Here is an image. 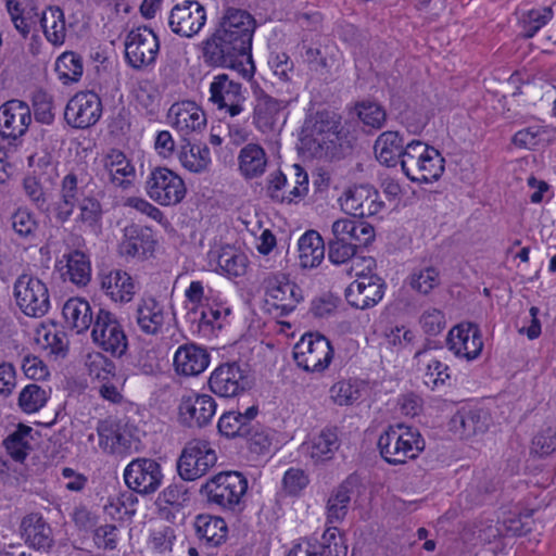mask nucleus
<instances>
[{
    "instance_id": "1",
    "label": "nucleus",
    "mask_w": 556,
    "mask_h": 556,
    "mask_svg": "<svg viewBox=\"0 0 556 556\" xmlns=\"http://www.w3.org/2000/svg\"><path fill=\"white\" fill-rule=\"evenodd\" d=\"M255 26V20L248 11L226 9L214 33L202 42L205 62L214 66L236 67L245 60L248 66L241 70V74L247 79L252 78L255 68L251 49Z\"/></svg>"
},
{
    "instance_id": "2",
    "label": "nucleus",
    "mask_w": 556,
    "mask_h": 556,
    "mask_svg": "<svg viewBox=\"0 0 556 556\" xmlns=\"http://www.w3.org/2000/svg\"><path fill=\"white\" fill-rule=\"evenodd\" d=\"M378 447L387 463L400 465L416 458L425 448V441L416 429L396 424L380 434Z\"/></svg>"
},
{
    "instance_id": "3",
    "label": "nucleus",
    "mask_w": 556,
    "mask_h": 556,
    "mask_svg": "<svg viewBox=\"0 0 556 556\" xmlns=\"http://www.w3.org/2000/svg\"><path fill=\"white\" fill-rule=\"evenodd\" d=\"M247 491L248 479L239 471L218 472L201 486L208 503L229 511L239 509Z\"/></svg>"
},
{
    "instance_id": "4",
    "label": "nucleus",
    "mask_w": 556,
    "mask_h": 556,
    "mask_svg": "<svg viewBox=\"0 0 556 556\" xmlns=\"http://www.w3.org/2000/svg\"><path fill=\"white\" fill-rule=\"evenodd\" d=\"M143 189L152 201L162 206L179 204L187 193L184 179L174 170L163 166L149 170Z\"/></svg>"
},
{
    "instance_id": "5",
    "label": "nucleus",
    "mask_w": 556,
    "mask_h": 556,
    "mask_svg": "<svg viewBox=\"0 0 556 556\" xmlns=\"http://www.w3.org/2000/svg\"><path fill=\"white\" fill-rule=\"evenodd\" d=\"M92 342L113 357H122L128 350V338L118 317L109 309L99 308L91 327Z\"/></svg>"
},
{
    "instance_id": "6",
    "label": "nucleus",
    "mask_w": 556,
    "mask_h": 556,
    "mask_svg": "<svg viewBox=\"0 0 556 556\" xmlns=\"http://www.w3.org/2000/svg\"><path fill=\"white\" fill-rule=\"evenodd\" d=\"M13 294L18 308L29 317L45 316L51 306L47 285L39 278L23 274L17 277L13 287Z\"/></svg>"
},
{
    "instance_id": "7",
    "label": "nucleus",
    "mask_w": 556,
    "mask_h": 556,
    "mask_svg": "<svg viewBox=\"0 0 556 556\" xmlns=\"http://www.w3.org/2000/svg\"><path fill=\"white\" fill-rule=\"evenodd\" d=\"M217 462L214 445L205 439H192L186 443L177 470L185 481H194L203 477Z\"/></svg>"
},
{
    "instance_id": "8",
    "label": "nucleus",
    "mask_w": 556,
    "mask_h": 556,
    "mask_svg": "<svg viewBox=\"0 0 556 556\" xmlns=\"http://www.w3.org/2000/svg\"><path fill=\"white\" fill-rule=\"evenodd\" d=\"M266 191L276 203L296 204L308 192V175L299 164L292 165L290 177L276 170L269 175Z\"/></svg>"
},
{
    "instance_id": "9",
    "label": "nucleus",
    "mask_w": 556,
    "mask_h": 556,
    "mask_svg": "<svg viewBox=\"0 0 556 556\" xmlns=\"http://www.w3.org/2000/svg\"><path fill=\"white\" fill-rule=\"evenodd\" d=\"M293 357L299 367L307 372H323L333 357L329 340L319 333L308 332L302 336L293 348Z\"/></svg>"
},
{
    "instance_id": "10",
    "label": "nucleus",
    "mask_w": 556,
    "mask_h": 556,
    "mask_svg": "<svg viewBox=\"0 0 556 556\" xmlns=\"http://www.w3.org/2000/svg\"><path fill=\"white\" fill-rule=\"evenodd\" d=\"M124 46L126 62L135 70L154 65L160 53V39L153 29L147 26L131 29L126 35Z\"/></svg>"
},
{
    "instance_id": "11",
    "label": "nucleus",
    "mask_w": 556,
    "mask_h": 556,
    "mask_svg": "<svg viewBox=\"0 0 556 556\" xmlns=\"http://www.w3.org/2000/svg\"><path fill=\"white\" fill-rule=\"evenodd\" d=\"M208 101L220 112L236 117L244 111L247 91L243 86L227 74H218L210 84Z\"/></svg>"
},
{
    "instance_id": "12",
    "label": "nucleus",
    "mask_w": 556,
    "mask_h": 556,
    "mask_svg": "<svg viewBox=\"0 0 556 556\" xmlns=\"http://www.w3.org/2000/svg\"><path fill=\"white\" fill-rule=\"evenodd\" d=\"M161 465L152 458H136L124 470V480L129 489L139 494L154 493L162 484Z\"/></svg>"
},
{
    "instance_id": "13",
    "label": "nucleus",
    "mask_w": 556,
    "mask_h": 556,
    "mask_svg": "<svg viewBox=\"0 0 556 556\" xmlns=\"http://www.w3.org/2000/svg\"><path fill=\"white\" fill-rule=\"evenodd\" d=\"M339 202L343 212L359 218L376 216L386 207L378 190L367 185L349 188Z\"/></svg>"
},
{
    "instance_id": "14",
    "label": "nucleus",
    "mask_w": 556,
    "mask_h": 556,
    "mask_svg": "<svg viewBox=\"0 0 556 556\" xmlns=\"http://www.w3.org/2000/svg\"><path fill=\"white\" fill-rule=\"evenodd\" d=\"M206 23V10L199 1L184 0L173 7L168 15L170 30L185 38H192Z\"/></svg>"
},
{
    "instance_id": "15",
    "label": "nucleus",
    "mask_w": 556,
    "mask_h": 556,
    "mask_svg": "<svg viewBox=\"0 0 556 556\" xmlns=\"http://www.w3.org/2000/svg\"><path fill=\"white\" fill-rule=\"evenodd\" d=\"M99 164L98 175L101 180L122 190H128L134 186L136 168L123 151L111 149L101 157Z\"/></svg>"
},
{
    "instance_id": "16",
    "label": "nucleus",
    "mask_w": 556,
    "mask_h": 556,
    "mask_svg": "<svg viewBox=\"0 0 556 556\" xmlns=\"http://www.w3.org/2000/svg\"><path fill=\"white\" fill-rule=\"evenodd\" d=\"M102 115V102L93 91L76 93L67 102L64 117L74 128L85 129L94 125Z\"/></svg>"
},
{
    "instance_id": "17",
    "label": "nucleus",
    "mask_w": 556,
    "mask_h": 556,
    "mask_svg": "<svg viewBox=\"0 0 556 556\" xmlns=\"http://www.w3.org/2000/svg\"><path fill=\"white\" fill-rule=\"evenodd\" d=\"M245 371L237 362L223 363L210 375V390L219 397H235L245 391Z\"/></svg>"
},
{
    "instance_id": "18",
    "label": "nucleus",
    "mask_w": 556,
    "mask_h": 556,
    "mask_svg": "<svg viewBox=\"0 0 556 556\" xmlns=\"http://www.w3.org/2000/svg\"><path fill=\"white\" fill-rule=\"evenodd\" d=\"M446 345L456 357L476 359L483 349L479 326L473 323H462L453 327L447 334Z\"/></svg>"
},
{
    "instance_id": "19",
    "label": "nucleus",
    "mask_w": 556,
    "mask_h": 556,
    "mask_svg": "<svg viewBox=\"0 0 556 556\" xmlns=\"http://www.w3.org/2000/svg\"><path fill=\"white\" fill-rule=\"evenodd\" d=\"M168 124L182 137L201 132L206 126V115L193 101H180L170 105Z\"/></svg>"
},
{
    "instance_id": "20",
    "label": "nucleus",
    "mask_w": 556,
    "mask_h": 556,
    "mask_svg": "<svg viewBox=\"0 0 556 556\" xmlns=\"http://www.w3.org/2000/svg\"><path fill=\"white\" fill-rule=\"evenodd\" d=\"M256 414L257 409L255 407H249L244 414L227 412L223 414L218 420V431L226 438H248L255 444L266 447L269 445L267 438L257 432L253 434L254 427L252 421Z\"/></svg>"
},
{
    "instance_id": "21",
    "label": "nucleus",
    "mask_w": 556,
    "mask_h": 556,
    "mask_svg": "<svg viewBox=\"0 0 556 556\" xmlns=\"http://www.w3.org/2000/svg\"><path fill=\"white\" fill-rule=\"evenodd\" d=\"M99 288L113 303L125 305L130 303L138 292L135 279L125 270L111 269L98 274Z\"/></svg>"
},
{
    "instance_id": "22",
    "label": "nucleus",
    "mask_w": 556,
    "mask_h": 556,
    "mask_svg": "<svg viewBox=\"0 0 556 556\" xmlns=\"http://www.w3.org/2000/svg\"><path fill=\"white\" fill-rule=\"evenodd\" d=\"M217 404L210 394L190 391L181 396L178 409L181 420L190 427H204L216 414Z\"/></svg>"
},
{
    "instance_id": "23",
    "label": "nucleus",
    "mask_w": 556,
    "mask_h": 556,
    "mask_svg": "<svg viewBox=\"0 0 556 556\" xmlns=\"http://www.w3.org/2000/svg\"><path fill=\"white\" fill-rule=\"evenodd\" d=\"M267 302L281 311L282 315L291 313L303 299L302 290L291 282L285 274H273L265 279Z\"/></svg>"
},
{
    "instance_id": "24",
    "label": "nucleus",
    "mask_w": 556,
    "mask_h": 556,
    "mask_svg": "<svg viewBox=\"0 0 556 556\" xmlns=\"http://www.w3.org/2000/svg\"><path fill=\"white\" fill-rule=\"evenodd\" d=\"M349 285L345 299L355 308L366 309L378 304L384 294L386 285L377 275H358Z\"/></svg>"
},
{
    "instance_id": "25",
    "label": "nucleus",
    "mask_w": 556,
    "mask_h": 556,
    "mask_svg": "<svg viewBox=\"0 0 556 556\" xmlns=\"http://www.w3.org/2000/svg\"><path fill=\"white\" fill-rule=\"evenodd\" d=\"M84 198V187L79 185L76 174H66L60 182L58 199L51 204V212L56 223L71 220L77 204Z\"/></svg>"
},
{
    "instance_id": "26",
    "label": "nucleus",
    "mask_w": 556,
    "mask_h": 556,
    "mask_svg": "<svg viewBox=\"0 0 556 556\" xmlns=\"http://www.w3.org/2000/svg\"><path fill=\"white\" fill-rule=\"evenodd\" d=\"M31 123V112L27 103L10 100L0 106V136L15 140L24 136Z\"/></svg>"
},
{
    "instance_id": "27",
    "label": "nucleus",
    "mask_w": 556,
    "mask_h": 556,
    "mask_svg": "<svg viewBox=\"0 0 556 556\" xmlns=\"http://www.w3.org/2000/svg\"><path fill=\"white\" fill-rule=\"evenodd\" d=\"M134 319L139 331L146 336H159L163 332L167 313L164 304L154 296H142L136 304Z\"/></svg>"
},
{
    "instance_id": "28",
    "label": "nucleus",
    "mask_w": 556,
    "mask_h": 556,
    "mask_svg": "<svg viewBox=\"0 0 556 556\" xmlns=\"http://www.w3.org/2000/svg\"><path fill=\"white\" fill-rule=\"evenodd\" d=\"M490 425L489 410L479 406L462 408L451 419V428L465 439L484 433Z\"/></svg>"
},
{
    "instance_id": "29",
    "label": "nucleus",
    "mask_w": 556,
    "mask_h": 556,
    "mask_svg": "<svg viewBox=\"0 0 556 556\" xmlns=\"http://www.w3.org/2000/svg\"><path fill=\"white\" fill-rule=\"evenodd\" d=\"M210 364V354L195 344L180 345L174 355L175 371L185 377H193L203 372Z\"/></svg>"
},
{
    "instance_id": "30",
    "label": "nucleus",
    "mask_w": 556,
    "mask_h": 556,
    "mask_svg": "<svg viewBox=\"0 0 556 556\" xmlns=\"http://www.w3.org/2000/svg\"><path fill=\"white\" fill-rule=\"evenodd\" d=\"M208 264L225 276L241 277L247 273L249 260L243 252L227 245L210 251Z\"/></svg>"
},
{
    "instance_id": "31",
    "label": "nucleus",
    "mask_w": 556,
    "mask_h": 556,
    "mask_svg": "<svg viewBox=\"0 0 556 556\" xmlns=\"http://www.w3.org/2000/svg\"><path fill=\"white\" fill-rule=\"evenodd\" d=\"M332 239L341 242L355 243V247H367L375 239V229L365 222L340 218L332 223Z\"/></svg>"
},
{
    "instance_id": "32",
    "label": "nucleus",
    "mask_w": 556,
    "mask_h": 556,
    "mask_svg": "<svg viewBox=\"0 0 556 556\" xmlns=\"http://www.w3.org/2000/svg\"><path fill=\"white\" fill-rule=\"evenodd\" d=\"M155 240L148 229L138 226H128L124 229V236L118 244V252L125 257H147L154 251Z\"/></svg>"
},
{
    "instance_id": "33",
    "label": "nucleus",
    "mask_w": 556,
    "mask_h": 556,
    "mask_svg": "<svg viewBox=\"0 0 556 556\" xmlns=\"http://www.w3.org/2000/svg\"><path fill=\"white\" fill-rule=\"evenodd\" d=\"M289 100L275 99L264 91L256 94L253 112V122L263 132L271 130L278 122L279 115L289 104Z\"/></svg>"
},
{
    "instance_id": "34",
    "label": "nucleus",
    "mask_w": 556,
    "mask_h": 556,
    "mask_svg": "<svg viewBox=\"0 0 556 556\" xmlns=\"http://www.w3.org/2000/svg\"><path fill=\"white\" fill-rule=\"evenodd\" d=\"M238 170L245 180L260 178L266 172L268 156L257 143H248L238 153Z\"/></svg>"
},
{
    "instance_id": "35",
    "label": "nucleus",
    "mask_w": 556,
    "mask_h": 556,
    "mask_svg": "<svg viewBox=\"0 0 556 556\" xmlns=\"http://www.w3.org/2000/svg\"><path fill=\"white\" fill-rule=\"evenodd\" d=\"M340 446L337 430L326 428L302 445L304 454L314 464L330 460Z\"/></svg>"
},
{
    "instance_id": "36",
    "label": "nucleus",
    "mask_w": 556,
    "mask_h": 556,
    "mask_svg": "<svg viewBox=\"0 0 556 556\" xmlns=\"http://www.w3.org/2000/svg\"><path fill=\"white\" fill-rule=\"evenodd\" d=\"M67 327L77 333H84L92 327L94 315L89 302L83 298L68 299L62 308Z\"/></svg>"
},
{
    "instance_id": "37",
    "label": "nucleus",
    "mask_w": 556,
    "mask_h": 556,
    "mask_svg": "<svg viewBox=\"0 0 556 556\" xmlns=\"http://www.w3.org/2000/svg\"><path fill=\"white\" fill-rule=\"evenodd\" d=\"M20 530L25 542L34 548L46 549L52 545L51 528L39 514L25 516Z\"/></svg>"
},
{
    "instance_id": "38",
    "label": "nucleus",
    "mask_w": 556,
    "mask_h": 556,
    "mask_svg": "<svg viewBox=\"0 0 556 556\" xmlns=\"http://www.w3.org/2000/svg\"><path fill=\"white\" fill-rule=\"evenodd\" d=\"M303 50V62L307 68L321 77L329 76L332 70L340 65V59L333 48L320 49L304 45Z\"/></svg>"
},
{
    "instance_id": "39",
    "label": "nucleus",
    "mask_w": 556,
    "mask_h": 556,
    "mask_svg": "<svg viewBox=\"0 0 556 556\" xmlns=\"http://www.w3.org/2000/svg\"><path fill=\"white\" fill-rule=\"evenodd\" d=\"M299 265L302 268H315L325 257V244L321 236L315 230L302 235L298 242Z\"/></svg>"
},
{
    "instance_id": "40",
    "label": "nucleus",
    "mask_w": 556,
    "mask_h": 556,
    "mask_svg": "<svg viewBox=\"0 0 556 556\" xmlns=\"http://www.w3.org/2000/svg\"><path fill=\"white\" fill-rule=\"evenodd\" d=\"M352 493V482L349 480L343 481L331 491L326 503L327 523L338 525L345 519L349 513Z\"/></svg>"
},
{
    "instance_id": "41",
    "label": "nucleus",
    "mask_w": 556,
    "mask_h": 556,
    "mask_svg": "<svg viewBox=\"0 0 556 556\" xmlns=\"http://www.w3.org/2000/svg\"><path fill=\"white\" fill-rule=\"evenodd\" d=\"M65 265L60 267L61 275L64 280L83 287L86 286L91 278V266L88 256L81 251L75 250L68 254H64Z\"/></svg>"
},
{
    "instance_id": "42",
    "label": "nucleus",
    "mask_w": 556,
    "mask_h": 556,
    "mask_svg": "<svg viewBox=\"0 0 556 556\" xmlns=\"http://www.w3.org/2000/svg\"><path fill=\"white\" fill-rule=\"evenodd\" d=\"M40 16V26L46 39L53 46H61L66 37V23L64 12L59 7H48Z\"/></svg>"
},
{
    "instance_id": "43",
    "label": "nucleus",
    "mask_w": 556,
    "mask_h": 556,
    "mask_svg": "<svg viewBox=\"0 0 556 556\" xmlns=\"http://www.w3.org/2000/svg\"><path fill=\"white\" fill-rule=\"evenodd\" d=\"M76 207L78 208L74 218L76 227L79 230L97 232L101 228L103 215L100 201L92 195H87L81 199Z\"/></svg>"
},
{
    "instance_id": "44",
    "label": "nucleus",
    "mask_w": 556,
    "mask_h": 556,
    "mask_svg": "<svg viewBox=\"0 0 556 556\" xmlns=\"http://www.w3.org/2000/svg\"><path fill=\"white\" fill-rule=\"evenodd\" d=\"M403 138L397 131H384L375 142V153L377 160L387 166H395L397 160H402Z\"/></svg>"
},
{
    "instance_id": "45",
    "label": "nucleus",
    "mask_w": 556,
    "mask_h": 556,
    "mask_svg": "<svg viewBox=\"0 0 556 556\" xmlns=\"http://www.w3.org/2000/svg\"><path fill=\"white\" fill-rule=\"evenodd\" d=\"M195 529L200 539L211 546L225 542L228 533L226 521L222 517L200 515L195 519Z\"/></svg>"
},
{
    "instance_id": "46",
    "label": "nucleus",
    "mask_w": 556,
    "mask_h": 556,
    "mask_svg": "<svg viewBox=\"0 0 556 556\" xmlns=\"http://www.w3.org/2000/svg\"><path fill=\"white\" fill-rule=\"evenodd\" d=\"M178 159L184 168L192 173L207 170L211 164V151L205 144H194L186 141L181 146Z\"/></svg>"
},
{
    "instance_id": "47",
    "label": "nucleus",
    "mask_w": 556,
    "mask_h": 556,
    "mask_svg": "<svg viewBox=\"0 0 556 556\" xmlns=\"http://www.w3.org/2000/svg\"><path fill=\"white\" fill-rule=\"evenodd\" d=\"M11 228L15 236L26 241H34L40 228L37 215L28 207L21 206L10 216Z\"/></svg>"
},
{
    "instance_id": "48",
    "label": "nucleus",
    "mask_w": 556,
    "mask_h": 556,
    "mask_svg": "<svg viewBox=\"0 0 556 556\" xmlns=\"http://www.w3.org/2000/svg\"><path fill=\"white\" fill-rule=\"evenodd\" d=\"M431 147L419 140H413L406 144L402 153L401 166L407 178L416 182L422 163L426 160V153Z\"/></svg>"
},
{
    "instance_id": "49",
    "label": "nucleus",
    "mask_w": 556,
    "mask_h": 556,
    "mask_svg": "<svg viewBox=\"0 0 556 556\" xmlns=\"http://www.w3.org/2000/svg\"><path fill=\"white\" fill-rule=\"evenodd\" d=\"M316 556H346L348 546L339 529L333 526L326 529L320 540L312 541Z\"/></svg>"
},
{
    "instance_id": "50",
    "label": "nucleus",
    "mask_w": 556,
    "mask_h": 556,
    "mask_svg": "<svg viewBox=\"0 0 556 556\" xmlns=\"http://www.w3.org/2000/svg\"><path fill=\"white\" fill-rule=\"evenodd\" d=\"M50 396V390L30 383L25 386L18 394V407L26 414H33L40 410Z\"/></svg>"
},
{
    "instance_id": "51",
    "label": "nucleus",
    "mask_w": 556,
    "mask_h": 556,
    "mask_svg": "<svg viewBox=\"0 0 556 556\" xmlns=\"http://www.w3.org/2000/svg\"><path fill=\"white\" fill-rule=\"evenodd\" d=\"M55 71L65 84L78 81L84 73L83 59L73 51H66L56 59Z\"/></svg>"
},
{
    "instance_id": "52",
    "label": "nucleus",
    "mask_w": 556,
    "mask_h": 556,
    "mask_svg": "<svg viewBox=\"0 0 556 556\" xmlns=\"http://www.w3.org/2000/svg\"><path fill=\"white\" fill-rule=\"evenodd\" d=\"M31 428L20 426L3 442L8 453L15 462H23L30 450L29 435Z\"/></svg>"
},
{
    "instance_id": "53",
    "label": "nucleus",
    "mask_w": 556,
    "mask_h": 556,
    "mask_svg": "<svg viewBox=\"0 0 556 556\" xmlns=\"http://www.w3.org/2000/svg\"><path fill=\"white\" fill-rule=\"evenodd\" d=\"M444 163L445 161L441 153L431 147L429 152L426 153V160L422 163L416 182L430 184L437 181L444 173Z\"/></svg>"
},
{
    "instance_id": "54",
    "label": "nucleus",
    "mask_w": 556,
    "mask_h": 556,
    "mask_svg": "<svg viewBox=\"0 0 556 556\" xmlns=\"http://www.w3.org/2000/svg\"><path fill=\"white\" fill-rule=\"evenodd\" d=\"M412 289L420 294H429L440 285L439 270L433 266L415 269L408 277Z\"/></svg>"
},
{
    "instance_id": "55",
    "label": "nucleus",
    "mask_w": 556,
    "mask_h": 556,
    "mask_svg": "<svg viewBox=\"0 0 556 556\" xmlns=\"http://www.w3.org/2000/svg\"><path fill=\"white\" fill-rule=\"evenodd\" d=\"M5 7L15 29L26 38L30 31L28 21L39 15V13L36 12V8L30 7L26 10L17 0H7Z\"/></svg>"
},
{
    "instance_id": "56",
    "label": "nucleus",
    "mask_w": 556,
    "mask_h": 556,
    "mask_svg": "<svg viewBox=\"0 0 556 556\" xmlns=\"http://www.w3.org/2000/svg\"><path fill=\"white\" fill-rule=\"evenodd\" d=\"M86 366L89 375L98 380L104 381L115 375L114 363L100 352L88 354Z\"/></svg>"
},
{
    "instance_id": "57",
    "label": "nucleus",
    "mask_w": 556,
    "mask_h": 556,
    "mask_svg": "<svg viewBox=\"0 0 556 556\" xmlns=\"http://www.w3.org/2000/svg\"><path fill=\"white\" fill-rule=\"evenodd\" d=\"M552 17L553 11L549 7L528 11L522 20L523 36L532 38Z\"/></svg>"
},
{
    "instance_id": "58",
    "label": "nucleus",
    "mask_w": 556,
    "mask_h": 556,
    "mask_svg": "<svg viewBox=\"0 0 556 556\" xmlns=\"http://www.w3.org/2000/svg\"><path fill=\"white\" fill-rule=\"evenodd\" d=\"M185 296L188 302L194 305V308H202L206 303L217 301L219 293L205 286L203 281L193 280L186 289Z\"/></svg>"
},
{
    "instance_id": "59",
    "label": "nucleus",
    "mask_w": 556,
    "mask_h": 556,
    "mask_svg": "<svg viewBox=\"0 0 556 556\" xmlns=\"http://www.w3.org/2000/svg\"><path fill=\"white\" fill-rule=\"evenodd\" d=\"M330 396L338 405H351L361 396L359 383L353 380H341L330 388Z\"/></svg>"
},
{
    "instance_id": "60",
    "label": "nucleus",
    "mask_w": 556,
    "mask_h": 556,
    "mask_svg": "<svg viewBox=\"0 0 556 556\" xmlns=\"http://www.w3.org/2000/svg\"><path fill=\"white\" fill-rule=\"evenodd\" d=\"M99 435V445L106 453L119 452L122 444V435L117 431L116 426L110 421H101L97 428Z\"/></svg>"
},
{
    "instance_id": "61",
    "label": "nucleus",
    "mask_w": 556,
    "mask_h": 556,
    "mask_svg": "<svg viewBox=\"0 0 556 556\" xmlns=\"http://www.w3.org/2000/svg\"><path fill=\"white\" fill-rule=\"evenodd\" d=\"M556 451V427L540 430L532 439L531 453L545 457Z\"/></svg>"
},
{
    "instance_id": "62",
    "label": "nucleus",
    "mask_w": 556,
    "mask_h": 556,
    "mask_svg": "<svg viewBox=\"0 0 556 556\" xmlns=\"http://www.w3.org/2000/svg\"><path fill=\"white\" fill-rule=\"evenodd\" d=\"M338 128L339 125L336 122L324 119L317 121L312 134L314 141L319 147H326L328 149V143L336 144L340 139Z\"/></svg>"
},
{
    "instance_id": "63",
    "label": "nucleus",
    "mask_w": 556,
    "mask_h": 556,
    "mask_svg": "<svg viewBox=\"0 0 556 556\" xmlns=\"http://www.w3.org/2000/svg\"><path fill=\"white\" fill-rule=\"evenodd\" d=\"M357 114L361 121L372 128H381L386 122V112L377 103L363 102L357 108Z\"/></svg>"
},
{
    "instance_id": "64",
    "label": "nucleus",
    "mask_w": 556,
    "mask_h": 556,
    "mask_svg": "<svg viewBox=\"0 0 556 556\" xmlns=\"http://www.w3.org/2000/svg\"><path fill=\"white\" fill-rule=\"evenodd\" d=\"M268 65L274 75L281 81H290L294 72V64L286 52H273Z\"/></svg>"
}]
</instances>
